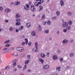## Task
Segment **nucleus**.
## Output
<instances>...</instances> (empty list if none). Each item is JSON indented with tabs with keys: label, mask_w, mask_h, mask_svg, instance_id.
<instances>
[{
	"label": "nucleus",
	"mask_w": 75,
	"mask_h": 75,
	"mask_svg": "<svg viewBox=\"0 0 75 75\" xmlns=\"http://www.w3.org/2000/svg\"><path fill=\"white\" fill-rule=\"evenodd\" d=\"M16 50L17 51H21V52H22L24 51V49L23 47H17L16 48Z\"/></svg>",
	"instance_id": "1"
},
{
	"label": "nucleus",
	"mask_w": 75,
	"mask_h": 75,
	"mask_svg": "<svg viewBox=\"0 0 75 75\" xmlns=\"http://www.w3.org/2000/svg\"><path fill=\"white\" fill-rule=\"evenodd\" d=\"M68 23L67 22H64L62 25V27H67L68 26Z\"/></svg>",
	"instance_id": "2"
},
{
	"label": "nucleus",
	"mask_w": 75,
	"mask_h": 75,
	"mask_svg": "<svg viewBox=\"0 0 75 75\" xmlns=\"http://www.w3.org/2000/svg\"><path fill=\"white\" fill-rule=\"evenodd\" d=\"M31 10L33 12H34L35 11V8H34V6L32 5L31 6Z\"/></svg>",
	"instance_id": "3"
},
{
	"label": "nucleus",
	"mask_w": 75,
	"mask_h": 75,
	"mask_svg": "<svg viewBox=\"0 0 75 75\" xmlns=\"http://www.w3.org/2000/svg\"><path fill=\"white\" fill-rule=\"evenodd\" d=\"M49 68H50V66H49V65H46L43 66V69H48Z\"/></svg>",
	"instance_id": "4"
},
{
	"label": "nucleus",
	"mask_w": 75,
	"mask_h": 75,
	"mask_svg": "<svg viewBox=\"0 0 75 75\" xmlns=\"http://www.w3.org/2000/svg\"><path fill=\"white\" fill-rule=\"evenodd\" d=\"M27 7V8H26ZM30 7V6H29V5H28V4H27L26 5V6H25L24 7V9L25 10H28V9H27V8H29Z\"/></svg>",
	"instance_id": "5"
},
{
	"label": "nucleus",
	"mask_w": 75,
	"mask_h": 75,
	"mask_svg": "<svg viewBox=\"0 0 75 75\" xmlns=\"http://www.w3.org/2000/svg\"><path fill=\"white\" fill-rule=\"evenodd\" d=\"M63 44H67L68 42V40L65 39L62 42Z\"/></svg>",
	"instance_id": "6"
},
{
	"label": "nucleus",
	"mask_w": 75,
	"mask_h": 75,
	"mask_svg": "<svg viewBox=\"0 0 75 75\" xmlns=\"http://www.w3.org/2000/svg\"><path fill=\"white\" fill-rule=\"evenodd\" d=\"M60 2L61 6H64V2L63 1H60Z\"/></svg>",
	"instance_id": "7"
},
{
	"label": "nucleus",
	"mask_w": 75,
	"mask_h": 75,
	"mask_svg": "<svg viewBox=\"0 0 75 75\" xmlns=\"http://www.w3.org/2000/svg\"><path fill=\"white\" fill-rule=\"evenodd\" d=\"M53 59H54V60H55V59H58V57H57L55 55H54L53 57Z\"/></svg>",
	"instance_id": "8"
},
{
	"label": "nucleus",
	"mask_w": 75,
	"mask_h": 75,
	"mask_svg": "<svg viewBox=\"0 0 75 75\" xmlns=\"http://www.w3.org/2000/svg\"><path fill=\"white\" fill-rule=\"evenodd\" d=\"M35 32L34 31H33L32 32V33L31 34V35H32V36H35L36 35Z\"/></svg>",
	"instance_id": "9"
},
{
	"label": "nucleus",
	"mask_w": 75,
	"mask_h": 75,
	"mask_svg": "<svg viewBox=\"0 0 75 75\" xmlns=\"http://www.w3.org/2000/svg\"><path fill=\"white\" fill-rule=\"evenodd\" d=\"M35 48L37 49V50H38V48H37V47L38 46V43L36 42L35 43Z\"/></svg>",
	"instance_id": "10"
},
{
	"label": "nucleus",
	"mask_w": 75,
	"mask_h": 75,
	"mask_svg": "<svg viewBox=\"0 0 75 75\" xmlns=\"http://www.w3.org/2000/svg\"><path fill=\"white\" fill-rule=\"evenodd\" d=\"M15 24L16 25H20L21 23L20 22H17L15 23Z\"/></svg>",
	"instance_id": "11"
},
{
	"label": "nucleus",
	"mask_w": 75,
	"mask_h": 75,
	"mask_svg": "<svg viewBox=\"0 0 75 75\" xmlns=\"http://www.w3.org/2000/svg\"><path fill=\"white\" fill-rule=\"evenodd\" d=\"M39 61H40V62H41L42 64H43L44 63V60H43L41 58H40L39 59Z\"/></svg>",
	"instance_id": "12"
},
{
	"label": "nucleus",
	"mask_w": 75,
	"mask_h": 75,
	"mask_svg": "<svg viewBox=\"0 0 75 75\" xmlns=\"http://www.w3.org/2000/svg\"><path fill=\"white\" fill-rule=\"evenodd\" d=\"M5 11L7 13H8L10 11V9L7 8L5 10Z\"/></svg>",
	"instance_id": "13"
},
{
	"label": "nucleus",
	"mask_w": 75,
	"mask_h": 75,
	"mask_svg": "<svg viewBox=\"0 0 75 75\" xmlns=\"http://www.w3.org/2000/svg\"><path fill=\"white\" fill-rule=\"evenodd\" d=\"M18 55V54L16 52H15L12 54V55H13V57H16V56H17Z\"/></svg>",
	"instance_id": "14"
},
{
	"label": "nucleus",
	"mask_w": 75,
	"mask_h": 75,
	"mask_svg": "<svg viewBox=\"0 0 75 75\" xmlns=\"http://www.w3.org/2000/svg\"><path fill=\"white\" fill-rule=\"evenodd\" d=\"M20 17V15L18 13H17L16 16V18H18V17Z\"/></svg>",
	"instance_id": "15"
},
{
	"label": "nucleus",
	"mask_w": 75,
	"mask_h": 75,
	"mask_svg": "<svg viewBox=\"0 0 75 75\" xmlns=\"http://www.w3.org/2000/svg\"><path fill=\"white\" fill-rule=\"evenodd\" d=\"M41 56L42 58H45V54L44 53H42L41 54Z\"/></svg>",
	"instance_id": "16"
},
{
	"label": "nucleus",
	"mask_w": 75,
	"mask_h": 75,
	"mask_svg": "<svg viewBox=\"0 0 75 75\" xmlns=\"http://www.w3.org/2000/svg\"><path fill=\"white\" fill-rule=\"evenodd\" d=\"M39 11H41V10H42V9H43V7L42 6H39Z\"/></svg>",
	"instance_id": "17"
},
{
	"label": "nucleus",
	"mask_w": 75,
	"mask_h": 75,
	"mask_svg": "<svg viewBox=\"0 0 75 75\" xmlns=\"http://www.w3.org/2000/svg\"><path fill=\"white\" fill-rule=\"evenodd\" d=\"M67 14L68 16H71L72 14V13L70 12H67Z\"/></svg>",
	"instance_id": "18"
},
{
	"label": "nucleus",
	"mask_w": 75,
	"mask_h": 75,
	"mask_svg": "<svg viewBox=\"0 0 75 75\" xmlns=\"http://www.w3.org/2000/svg\"><path fill=\"white\" fill-rule=\"evenodd\" d=\"M47 23L48 25H51V21L50 20H48L47 22Z\"/></svg>",
	"instance_id": "19"
},
{
	"label": "nucleus",
	"mask_w": 75,
	"mask_h": 75,
	"mask_svg": "<svg viewBox=\"0 0 75 75\" xmlns=\"http://www.w3.org/2000/svg\"><path fill=\"white\" fill-rule=\"evenodd\" d=\"M68 23L69 24H70L71 25L72 24V21L69 20L68 21Z\"/></svg>",
	"instance_id": "20"
},
{
	"label": "nucleus",
	"mask_w": 75,
	"mask_h": 75,
	"mask_svg": "<svg viewBox=\"0 0 75 75\" xmlns=\"http://www.w3.org/2000/svg\"><path fill=\"white\" fill-rule=\"evenodd\" d=\"M27 27L28 28V27H30V26L31 25V24L30 23H28L26 24Z\"/></svg>",
	"instance_id": "21"
},
{
	"label": "nucleus",
	"mask_w": 75,
	"mask_h": 75,
	"mask_svg": "<svg viewBox=\"0 0 75 75\" xmlns=\"http://www.w3.org/2000/svg\"><path fill=\"white\" fill-rule=\"evenodd\" d=\"M29 62H30V61L28 60L25 61V65H27V64H28V63H29Z\"/></svg>",
	"instance_id": "22"
},
{
	"label": "nucleus",
	"mask_w": 75,
	"mask_h": 75,
	"mask_svg": "<svg viewBox=\"0 0 75 75\" xmlns=\"http://www.w3.org/2000/svg\"><path fill=\"white\" fill-rule=\"evenodd\" d=\"M45 15L44 14L42 15V20H43L45 19Z\"/></svg>",
	"instance_id": "23"
},
{
	"label": "nucleus",
	"mask_w": 75,
	"mask_h": 75,
	"mask_svg": "<svg viewBox=\"0 0 75 75\" xmlns=\"http://www.w3.org/2000/svg\"><path fill=\"white\" fill-rule=\"evenodd\" d=\"M19 4H20V2H17L15 3V5H16V6H18Z\"/></svg>",
	"instance_id": "24"
},
{
	"label": "nucleus",
	"mask_w": 75,
	"mask_h": 75,
	"mask_svg": "<svg viewBox=\"0 0 75 75\" xmlns=\"http://www.w3.org/2000/svg\"><path fill=\"white\" fill-rule=\"evenodd\" d=\"M25 44L26 45H27L28 43V39L27 38L25 39Z\"/></svg>",
	"instance_id": "25"
},
{
	"label": "nucleus",
	"mask_w": 75,
	"mask_h": 75,
	"mask_svg": "<svg viewBox=\"0 0 75 75\" xmlns=\"http://www.w3.org/2000/svg\"><path fill=\"white\" fill-rule=\"evenodd\" d=\"M60 69H61V67H57L56 68V70L57 71H59Z\"/></svg>",
	"instance_id": "26"
},
{
	"label": "nucleus",
	"mask_w": 75,
	"mask_h": 75,
	"mask_svg": "<svg viewBox=\"0 0 75 75\" xmlns=\"http://www.w3.org/2000/svg\"><path fill=\"white\" fill-rule=\"evenodd\" d=\"M69 56L70 57H72L74 56V54L73 53H71L69 55Z\"/></svg>",
	"instance_id": "27"
},
{
	"label": "nucleus",
	"mask_w": 75,
	"mask_h": 75,
	"mask_svg": "<svg viewBox=\"0 0 75 75\" xmlns=\"http://www.w3.org/2000/svg\"><path fill=\"white\" fill-rule=\"evenodd\" d=\"M66 29L67 30H70V29H71V27L70 26H67L66 28Z\"/></svg>",
	"instance_id": "28"
},
{
	"label": "nucleus",
	"mask_w": 75,
	"mask_h": 75,
	"mask_svg": "<svg viewBox=\"0 0 75 75\" xmlns=\"http://www.w3.org/2000/svg\"><path fill=\"white\" fill-rule=\"evenodd\" d=\"M34 5H35V6H37V7H38V6H39L38 4L37 3V2L35 3Z\"/></svg>",
	"instance_id": "29"
},
{
	"label": "nucleus",
	"mask_w": 75,
	"mask_h": 75,
	"mask_svg": "<svg viewBox=\"0 0 75 75\" xmlns=\"http://www.w3.org/2000/svg\"><path fill=\"white\" fill-rule=\"evenodd\" d=\"M16 21H17V22H20L21 21V19H16Z\"/></svg>",
	"instance_id": "30"
},
{
	"label": "nucleus",
	"mask_w": 75,
	"mask_h": 75,
	"mask_svg": "<svg viewBox=\"0 0 75 75\" xmlns=\"http://www.w3.org/2000/svg\"><path fill=\"white\" fill-rule=\"evenodd\" d=\"M10 42V40H8L6 41L5 42H4V44H7V43H8Z\"/></svg>",
	"instance_id": "31"
},
{
	"label": "nucleus",
	"mask_w": 75,
	"mask_h": 75,
	"mask_svg": "<svg viewBox=\"0 0 75 75\" xmlns=\"http://www.w3.org/2000/svg\"><path fill=\"white\" fill-rule=\"evenodd\" d=\"M60 13L59 11H57L56 12V14L57 15V16H58V15Z\"/></svg>",
	"instance_id": "32"
},
{
	"label": "nucleus",
	"mask_w": 75,
	"mask_h": 75,
	"mask_svg": "<svg viewBox=\"0 0 75 75\" xmlns=\"http://www.w3.org/2000/svg\"><path fill=\"white\" fill-rule=\"evenodd\" d=\"M27 57L28 59H31V58H30V55H27Z\"/></svg>",
	"instance_id": "33"
},
{
	"label": "nucleus",
	"mask_w": 75,
	"mask_h": 75,
	"mask_svg": "<svg viewBox=\"0 0 75 75\" xmlns=\"http://www.w3.org/2000/svg\"><path fill=\"white\" fill-rule=\"evenodd\" d=\"M27 68V64H25L23 67V69H26Z\"/></svg>",
	"instance_id": "34"
},
{
	"label": "nucleus",
	"mask_w": 75,
	"mask_h": 75,
	"mask_svg": "<svg viewBox=\"0 0 75 75\" xmlns=\"http://www.w3.org/2000/svg\"><path fill=\"white\" fill-rule=\"evenodd\" d=\"M45 33H49V31L48 30H45Z\"/></svg>",
	"instance_id": "35"
},
{
	"label": "nucleus",
	"mask_w": 75,
	"mask_h": 75,
	"mask_svg": "<svg viewBox=\"0 0 75 75\" xmlns=\"http://www.w3.org/2000/svg\"><path fill=\"white\" fill-rule=\"evenodd\" d=\"M59 60L60 61L62 62V61L63 60V58H62V57L60 58L59 59Z\"/></svg>",
	"instance_id": "36"
},
{
	"label": "nucleus",
	"mask_w": 75,
	"mask_h": 75,
	"mask_svg": "<svg viewBox=\"0 0 75 75\" xmlns=\"http://www.w3.org/2000/svg\"><path fill=\"white\" fill-rule=\"evenodd\" d=\"M8 52H9V51H7V50L6 51L4 52L3 53H4V54H7V53H8Z\"/></svg>",
	"instance_id": "37"
},
{
	"label": "nucleus",
	"mask_w": 75,
	"mask_h": 75,
	"mask_svg": "<svg viewBox=\"0 0 75 75\" xmlns=\"http://www.w3.org/2000/svg\"><path fill=\"white\" fill-rule=\"evenodd\" d=\"M17 67H18V68H22V67L20 66L19 65H17Z\"/></svg>",
	"instance_id": "38"
},
{
	"label": "nucleus",
	"mask_w": 75,
	"mask_h": 75,
	"mask_svg": "<svg viewBox=\"0 0 75 75\" xmlns=\"http://www.w3.org/2000/svg\"><path fill=\"white\" fill-rule=\"evenodd\" d=\"M16 62V59L13 60L12 61V63H15Z\"/></svg>",
	"instance_id": "39"
},
{
	"label": "nucleus",
	"mask_w": 75,
	"mask_h": 75,
	"mask_svg": "<svg viewBox=\"0 0 75 75\" xmlns=\"http://www.w3.org/2000/svg\"><path fill=\"white\" fill-rule=\"evenodd\" d=\"M63 31L64 33H66L67 31V30L66 29H64Z\"/></svg>",
	"instance_id": "40"
},
{
	"label": "nucleus",
	"mask_w": 75,
	"mask_h": 75,
	"mask_svg": "<svg viewBox=\"0 0 75 75\" xmlns=\"http://www.w3.org/2000/svg\"><path fill=\"white\" fill-rule=\"evenodd\" d=\"M47 57H50V53H47Z\"/></svg>",
	"instance_id": "41"
},
{
	"label": "nucleus",
	"mask_w": 75,
	"mask_h": 75,
	"mask_svg": "<svg viewBox=\"0 0 75 75\" xmlns=\"http://www.w3.org/2000/svg\"><path fill=\"white\" fill-rule=\"evenodd\" d=\"M10 45L7 44L6 45L5 47H10Z\"/></svg>",
	"instance_id": "42"
},
{
	"label": "nucleus",
	"mask_w": 75,
	"mask_h": 75,
	"mask_svg": "<svg viewBox=\"0 0 75 75\" xmlns=\"http://www.w3.org/2000/svg\"><path fill=\"white\" fill-rule=\"evenodd\" d=\"M8 69H9L10 68V67H9L7 66H6L5 68V69L6 70L7 69H8Z\"/></svg>",
	"instance_id": "43"
},
{
	"label": "nucleus",
	"mask_w": 75,
	"mask_h": 75,
	"mask_svg": "<svg viewBox=\"0 0 75 75\" xmlns=\"http://www.w3.org/2000/svg\"><path fill=\"white\" fill-rule=\"evenodd\" d=\"M13 28L12 27L10 28L9 29V30H10V31H11L13 30Z\"/></svg>",
	"instance_id": "44"
},
{
	"label": "nucleus",
	"mask_w": 75,
	"mask_h": 75,
	"mask_svg": "<svg viewBox=\"0 0 75 75\" xmlns=\"http://www.w3.org/2000/svg\"><path fill=\"white\" fill-rule=\"evenodd\" d=\"M28 44L29 46H31V42H29L28 43Z\"/></svg>",
	"instance_id": "45"
},
{
	"label": "nucleus",
	"mask_w": 75,
	"mask_h": 75,
	"mask_svg": "<svg viewBox=\"0 0 75 75\" xmlns=\"http://www.w3.org/2000/svg\"><path fill=\"white\" fill-rule=\"evenodd\" d=\"M60 52H61V51H60V50H57V53L58 54H60Z\"/></svg>",
	"instance_id": "46"
},
{
	"label": "nucleus",
	"mask_w": 75,
	"mask_h": 75,
	"mask_svg": "<svg viewBox=\"0 0 75 75\" xmlns=\"http://www.w3.org/2000/svg\"><path fill=\"white\" fill-rule=\"evenodd\" d=\"M3 10V7H0V10H1V11H2Z\"/></svg>",
	"instance_id": "47"
},
{
	"label": "nucleus",
	"mask_w": 75,
	"mask_h": 75,
	"mask_svg": "<svg viewBox=\"0 0 75 75\" xmlns=\"http://www.w3.org/2000/svg\"><path fill=\"white\" fill-rule=\"evenodd\" d=\"M15 31H16V33H18V31H19V30L16 29Z\"/></svg>",
	"instance_id": "48"
},
{
	"label": "nucleus",
	"mask_w": 75,
	"mask_h": 75,
	"mask_svg": "<svg viewBox=\"0 0 75 75\" xmlns=\"http://www.w3.org/2000/svg\"><path fill=\"white\" fill-rule=\"evenodd\" d=\"M3 28H0V32H1L2 31H3Z\"/></svg>",
	"instance_id": "49"
},
{
	"label": "nucleus",
	"mask_w": 75,
	"mask_h": 75,
	"mask_svg": "<svg viewBox=\"0 0 75 75\" xmlns=\"http://www.w3.org/2000/svg\"><path fill=\"white\" fill-rule=\"evenodd\" d=\"M42 29L41 28H40L39 30V31H42Z\"/></svg>",
	"instance_id": "50"
},
{
	"label": "nucleus",
	"mask_w": 75,
	"mask_h": 75,
	"mask_svg": "<svg viewBox=\"0 0 75 75\" xmlns=\"http://www.w3.org/2000/svg\"><path fill=\"white\" fill-rule=\"evenodd\" d=\"M47 23L46 22H44L43 23V25H45V24H46Z\"/></svg>",
	"instance_id": "51"
},
{
	"label": "nucleus",
	"mask_w": 75,
	"mask_h": 75,
	"mask_svg": "<svg viewBox=\"0 0 75 75\" xmlns=\"http://www.w3.org/2000/svg\"><path fill=\"white\" fill-rule=\"evenodd\" d=\"M25 44V42H23L22 43V45H24Z\"/></svg>",
	"instance_id": "52"
},
{
	"label": "nucleus",
	"mask_w": 75,
	"mask_h": 75,
	"mask_svg": "<svg viewBox=\"0 0 75 75\" xmlns=\"http://www.w3.org/2000/svg\"><path fill=\"white\" fill-rule=\"evenodd\" d=\"M16 62L13 63V65L14 66H16Z\"/></svg>",
	"instance_id": "53"
},
{
	"label": "nucleus",
	"mask_w": 75,
	"mask_h": 75,
	"mask_svg": "<svg viewBox=\"0 0 75 75\" xmlns=\"http://www.w3.org/2000/svg\"><path fill=\"white\" fill-rule=\"evenodd\" d=\"M14 72H16L17 71V69L15 68L14 69Z\"/></svg>",
	"instance_id": "54"
},
{
	"label": "nucleus",
	"mask_w": 75,
	"mask_h": 75,
	"mask_svg": "<svg viewBox=\"0 0 75 75\" xmlns=\"http://www.w3.org/2000/svg\"><path fill=\"white\" fill-rule=\"evenodd\" d=\"M5 21L6 22V23H8V20H5Z\"/></svg>",
	"instance_id": "55"
},
{
	"label": "nucleus",
	"mask_w": 75,
	"mask_h": 75,
	"mask_svg": "<svg viewBox=\"0 0 75 75\" xmlns=\"http://www.w3.org/2000/svg\"><path fill=\"white\" fill-rule=\"evenodd\" d=\"M3 50L4 51H6V50H7V49L6 48H5L4 49H3Z\"/></svg>",
	"instance_id": "56"
},
{
	"label": "nucleus",
	"mask_w": 75,
	"mask_h": 75,
	"mask_svg": "<svg viewBox=\"0 0 75 75\" xmlns=\"http://www.w3.org/2000/svg\"><path fill=\"white\" fill-rule=\"evenodd\" d=\"M11 49H9L8 50H7V51H9V52H10L11 51Z\"/></svg>",
	"instance_id": "57"
},
{
	"label": "nucleus",
	"mask_w": 75,
	"mask_h": 75,
	"mask_svg": "<svg viewBox=\"0 0 75 75\" xmlns=\"http://www.w3.org/2000/svg\"><path fill=\"white\" fill-rule=\"evenodd\" d=\"M36 49L34 50H34H33V52H37V49Z\"/></svg>",
	"instance_id": "58"
},
{
	"label": "nucleus",
	"mask_w": 75,
	"mask_h": 75,
	"mask_svg": "<svg viewBox=\"0 0 75 75\" xmlns=\"http://www.w3.org/2000/svg\"><path fill=\"white\" fill-rule=\"evenodd\" d=\"M38 4H41V2H38Z\"/></svg>",
	"instance_id": "59"
},
{
	"label": "nucleus",
	"mask_w": 75,
	"mask_h": 75,
	"mask_svg": "<svg viewBox=\"0 0 75 75\" xmlns=\"http://www.w3.org/2000/svg\"><path fill=\"white\" fill-rule=\"evenodd\" d=\"M40 1L42 3L44 2V0H40Z\"/></svg>",
	"instance_id": "60"
},
{
	"label": "nucleus",
	"mask_w": 75,
	"mask_h": 75,
	"mask_svg": "<svg viewBox=\"0 0 75 75\" xmlns=\"http://www.w3.org/2000/svg\"><path fill=\"white\" fill-rule=\"evenodd\" d=\"M38 27H39V28H42V27H41V26H40V25H39Z\"/></svg>",
	"instance_id": "61"
},
{
	"label": "nucleus",
	"mask_w": 75,
	"mask_h": 75,
	"mask_svg": "<svg viewBox=\"0 0 75 75\" xmlns=\"http://www.w3.org/2000/svg\"><path fill=\"white\" fill-rule=\"evenodd\" d=\"M56 17H52V19H53V20H54V19H55V18Z\"/></svg>",
	"instance_id": "62"
},
{
	"label": "nucleus",
	"mask_w": 75,
	"mask_h": 75,
	"mask_svg": "<svg viewBox=\"0 0 75 75\" xmlns=\"http://www.w3.org/2000/svg\"><path fill=\"white\" fill-rule=\"evenodd\" d=\"M57 34H59V31H57Z\"/></svg>",
	"instance_id": "63"
},
{
	"label": "nucleus",
	"mask_w": 75,
	"mask_h": 75,
	"mask_svg": "<svg viewBox=\"0 0 75 75\" xmlns=\"http://www.w3.org/2000/svg\"><path fill=\"white\" fill-rule=\"evenodd\" d=\"M31 70L30 69H29L28 70V72H31Z\"/></svg>",
	"instance_id": "64"
}]
</instances>
